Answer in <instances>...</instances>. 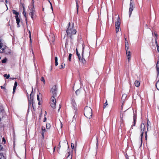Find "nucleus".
<instances>
[{
  "instance_id": "nucleus-1",
  "label": "nucleus",
  "mask_w": 159,
  "mask_h": 159,
  "mask_svg": "<svg viewBox=\"0 0 159 159\" xmlns=\"http://www.w3.org/2000/svg\"><path fill=\"white\" fill-rule=\"evenodd\" d=\"M68 25V27L66 30V32L67 35L71 38L72 35L75 34L76 33V30L74 28V23L71 25L70 23L69 22Z\"/></svg>"
},
{
  "instance_id": "nucleus-2",
  "label": "nucleus",
  "mask_w": 159,
  "mask_h": 159,
  "mask_svg": "<svg viewBox=\"0 0 159 159\" xmlns=\"http://www.w3.org/2000/svg\"><path fill=\"white\" fill-rule=\"evenodd\" d=\"M84 115L87 118L90 119L92 116V110L89 107L86 106L84 109Z\"/></svg>"
},
{
  "instance_id": "nucleus-3",
  "label": "nucleus",
  "mask_w": 159,
  "mask_h": 159,
  "mask_svg": "<svg viewBox=\"0 0 159 159\" xmlns=\"http://www.w3.org/2000/svg\"><path fill=\"white\" fill-rule=\"evenodd\" d=\"M33 89H32V91L31 93L30 94V98H28V101H29V108L30 107H31L32 106L33 107V105L34 103V97L33 95H32L33 93Z\"/></svg>"
},
{
  "instance_id": "nucleus-4",
  "label": "nucleus",
  "mask_w": 159,
  "mask_h": 159,
  "mask_svg": "<svg viewBox=\"0 0 159 159\" xmlns=\"http://www.w3.org/2000/svg\"><path fill=\"white\" fill-rule=\"evenodd\" d=\"M120 19L118 16V17L117 20L116 22L115 25H116V33H117L119 31V29H120Z\"/></svg>"
},
{
  "instance_id": "nucleus-5",
  "label": "nucleus",
  "mask_w": 159,
  "mask_h": 159,
  "mask_svg": "<svg viewBox=\"0 0 159 159\" xmlns=\"http://www.w3.org/2000/svg\"><path fill=\"white\" fill-rule=\"evenodd\" d=\"M57 89L56 85H54L51 88L50 92L52 93V96L55 97L57 95Z\"/></svg>"
},
{
  "instance_id": "nucleus-6",
  "label": "nucleus",
  "mask_w": 159,
  "mask_h": 159,
  "mask_svg": "<svg viewBox=\"0 0 159 159\" xmlns=\"http://www.w3.org/2000/svg\"><path fill=\"white\" fill-rule=\"evenodd\" d=\"M56 100L55 97L52 96L51 98L50 104L51 106L53 109L56 108Z\"/></svg>"
},
{
  "instance_id": "nucleus-7",
  "label": "nucleus",
  "mask_w": 159,
  "mask_h": 159,
  "mask_svg": "<svg viewBox=\"0 0 159 159\" xmlns=\"http://www.w3.org/2000/svg\"><path fill=\"white\" fill-rule=\"evenodd\" d=\"M145 129V125L144 124L142 123L140 125V129L141 131V134L140 135L141 136V141H142V137L143 135V133L144 132V130Z\"/></svg>"
},
{
  "instance_id": "nucleus-8",
  "label": "nucleus",
  "mask_w": 159,
  "mask_h": 159,
  "mask_svg": "<svg viewBox=\"0 0 159 159\" xmlns=\"http://www.w3.org/2000/svg\"><path fill=\"white\" fill-rule=\"evenodd\" d=\"M134 3L133 0H130L129 9V16L130 17L132 11L134 9Z\"/></svg>"
},
{
  "instance_id": "nucleus-9",
  "label": "nucleus",
  "mask_w": 159,
  "mask_h": 159,
  "mask_svg": "<svg viewBox=\"0 0 159 159\" xmlns=\"http://www.w3.org/2000/svg\"><path fill=\"white\" fill-rule=\"evenodd\" d=\"M6 116L5 112L2 106H0V121L1 119L2 118Z\"/></svg>"
},
{
  "instance_id": "nucleus-10",
  "label": "nucleus",
  "mask_w": 159,
  "mask_h": 159,
  "mask_svg": "<svg viewBox=\"0 0 159 159\" xmlns=\"http://www.w3.org/2000/svg\"><path fill=\"white\" fill-rule=\"evenodd\" d=\"M6 46L4 45L2 43L0 39V53L3 52L4 50L6 48Z\"/></svg>"
},
{
  "instance_id": "nucleus-11",
  "label": "nucleus",
  "mask_w": 159,
  "mask_h": 159,
  "mask_svg": "<svg viewBox=\"0 0 159 159\" xmlns=\"http://www.w3.org/2000/svg\"><path fill=\"white\" fill-rule=\"evenodd\" d=\"M84 47L83 45V50L82 53V58L80 57V61L82 62L83 64H85L86 63V61L84 58Z\"/></svg>"
},
{
  "instance_id": "nucleus-12",
  "label": "nucleus",
  "mask_w": 159,
  "mask_h": 159,
  "mask_svg": "<svg viewBox=\"0 0 159 159\" xmlns=\"http://www.w3.org/2000/svg\"><path fill=\"white\" fill-rule=\"evenodd\" d=\"M30 11L29 13V14L30 15L31 17L32 20L34 19V15L35 12L34 7L30 9Z\"/></svg>"
},
{
  "instance_id": "nucleus-13",
  "label": "nucleus",
  "mask_w": 159,
  "mask_h": 159,
  "mask_svg": "<svg viewBox=\"0 0 159 159\" xmlns=\"http://www.w3.org/2000/svg\"><path fill=\"white\" fill-rule=\"evenodd\" d=\"M125 50L126 54L127 55L128 61L129 62L131 60L130 52V51H128V49H127H127H125Z\"/></svg>"
},
{
  "instance_id": "nucleus-14",
  "label": "nucleus",
  "mask_w": 159,
  "mask_h": 159,
  "mask_svg": "<svg viewBox=\"0 0 159 159\" xmlns=\"http://www.w3.org/2000/svg\"><path fill=\"white\" fill-rule=\"evenodd\" d=\"M15 18H16V20L17 27H19L20 26V25L19 24V23H20V20L19 18L18 17V16H15Z\"/></svg>"
},
{
  "instance_id": "nucleus-15",
  "label": "nucleus",
  "mask_w": 159,
  "mask_h": 159,
  "mask_svg": "<svg viewBox=\"0 0 159 159\" xmlns=\"http://www.w3.org/2000/svg\"><path fill=\"white\" fill-rule=\"evenodd\" d=\"M125 49H129V44L128 42V41L127 40V39L126 38H125Z\"/></svg>"
},
{
  "instance_id": "nucleus-16",
  "label": "nucleus",
  "mask_w": 159,
  "mask_h": 159,
  "mask_svg": "<svg viewBox=\"0 0 159 159\" xmlns=\"http://www.w3.org/2000/svg\"><path fill=\"white\" fill-rule=\"evenodd\" d=\"M156 69L157 72V77H158L159 75V64H156Z\"/></svg>"
},
{
  "instance_id": "nucleus-17",
  "label": "nucleus",
  "mask_w": 159,
  "mask_h": 159,
  "mask_svg": "<svg viewBox=\"0 0 159 159\" xmlns=\"http://www.w3.org/2000/svg\"><path fill=\"white\" fill-rule=\"evenodd\" d=\"M135 85L137 87H138L140 86V83L139 81L136 80L134 82Z\"/></svg>"
},
{
  "instance_id": "nucleus-18",
  "label": "nucleus",
  "mask_w": 159,
  "mask_h": 159,
  "mask_svg": "<svg viewBox=\"0 0 159 159\" xmlns=\"http://www.w3.org/2000/svg\"><path fill=\"white\" fill-rule=\"evenodd\" d=\"M127 97V95L126 94H123L121 98L122 100L123 101H124L125 100L126 98Z\"/></svg>"
},
{
  "instance_id": "nucleus-19",
  "label": "nucleus",
  "mask_w": 159,
  "mask_h": 159,
  "mask_svg": "<svg viewBox=\"0 0 159 159\" xmlns=\"http://www.w3.org/2000/svg\"><path fill=\"white\" fill-rule=\"evenodd\" d=\"M23 15L25 17V20L26 21V23H27V18H26V12L25 11V8L23 7Z\"/></svg>"
},
{
  "instance_id": "nucleus-20",
  "label": "nucleus",
  "mask_w": 159,
  "mask_h": 159,
  "mask_svg": "<svg viewBox=\"0 0 159 159\" xmlns=\"http://www.w3.org/2000/svg\"><path fill=\"white\" fill-rule=\"evenodd\" d=\"M55 63L56 66L58 65V63L57 61V57H55Z\"/></svg>"
},
{
  "instance_id": "nucleus-21",
  "label": "nucleus",
  "mask_w": 159,
  "mask_h": 159,
  "mask_svg": "<svg viewBox=\"0 0 159 159\" xmlns=\"http://www.w3.org/2000/svg\"><path fill=\"white\" fill-rule=\"evenodd\" d=\"M76 53L79 58V61H80V54L78 53V50H77V48L76 49Z\"/></svg>"
},
{
  "instance_id": "nucleus-22",
  "label": "nucleus",
  "mask_w": 159,
  "mask_h": 159,
  "mask_svg": "<svg viewBox=\"0 0 159 159\" xmlns=\"http://www.w3.org/2000/svg\"><path fill=\"white\" fill-rule=\"evenodd\" d=\"M156 86L157 89L159 90V80L156 83Z\"/></svg>"
},
{
  "instance_id": "nucleus-23",
  "label": "nucleus",
  "mask_w": 159,
  "mask_h": 159,
  "mask_svg": "<svg viewBox=\"0 0 159 159\" xmlns=\"http://www.w3.org/2000/svg\"><path fill=\"white\" fill-rule=\"evenodd\" d=\"M147 131H148V129H149V126L150 125V122L148 120H147Z\"/></svg>"
},
{
  "instance_id": "nucleus-24",
  "label": "nucleus",
  "mask_w": 159,
  "mask_h": 159,
  "mask_svg": "<svg viewBox=\"0 0 159 159\" xmlns=\"http://www.w3.org/2000/svg\"><path fill=\"white\" fill-rule=\"evenodd\" d=\"M42 135L43 136V134L44 133V131L45 130V127L43 126L42 127Z\"/></svg>"
},
{
  "instance_id": "nucleus-25",
  "label": "nucleus",
  "mask_w": 159,
  "mask_h": 159,
  "mask_svg": "<svg viewBox=\"0 0 159 159\" xmlns=\"http://www.w3.org/2000/svg\"><path fill=\"white\" fill-rule=\"evenodd\" d=\"M76 7L77 8V14H78V8H79V4H78V2L76 0Z\"/></svg>"
},
{
  "instance_id": "nucleus-26",
  "label": "nucleus",
  "mask_w": 159,
  "mask_h": 159,
  "mask_svg": "<svg viewBox=\"0 0 159 159\" xmlns=\"http://www.w3.org/2000/svg\"><path fill=\"white\" fill-rule=\"evenodd\" d=\"M13 13V14H15L16 15V16H18L19 15V13L17 12L16 11H15L14 10H12Z\"/></svg>"
},
{
  "instance_id": "nucleus-27",
  "label": "nucleus",
  "mask_w": 159,
  "mask_h": 159,
  "mask_svg": "<svg viewBox=\"0 0 159 159\" xmlns=\"http://www.w3.org/2000/svg\"><path fill=\"white\" fill-rule=\"evenodd\" d=\"M108 105V103H107V100L106 99V102H105V103H104V105H103V108L104 109Z\"/></svg>"
},
{
  "instance_id": "nucleus-28",
  "label": "nucleus",
  "mask_w": 159,
  "mask_h": 159,
  "mask_svg": "<svg viewBox=\"0 0 159 159\" xmlns=\"http://www.w3.org/2000/svg\"><path fill=\"white\" fill-rule=\"evenodd\" d=\"M68 155L67 156L66 159H72V155L70 156V152L68 153Z\"/></svg>"
},
{
  "instance_id": "nucleus-29",
  "label": "nucleus",
  "mask_w": 159,
  "mask_h": 159,
  "mask_svg": "<svg viewBox=\"0 0 159 159\" xmlns=\"http://www.w3.org/2000/svg\"><path fill=\"white\" fill-rule=\"evenodd\" d=\"M0 159H5L2 153H0Z\"/></svg>"
},
{
  "instance_id": "nucleus-30",
  "label": "nucleus",
  "mask_w": 159,
  "mask_h": 159,
  "mask_svg": "<svg viewBox=\"0 0 159 159\" xmlns=\"http://www.w3.org/2000/svg\"><path fill=\"white\" fill-rule=\"evenodd\" d=\"M65 66V64L63 63H62L61 65L60 66V69H62L64 68Z\"/></svg>"
},
{
  "instance_id": "nucleus-31",
  "label": "nucleus",
  "mask_w": 159,
  "mask_h": 159,
  "mask_svg": "<svg viewBox=\"0 0 159 159\" xmlns=\"http://www.w3.org/2000/svg\"><path fill=\"white\" fill-rule=\"evenodd\" d=\"M51 125L50 124L47 123L46 125V128L47 129H49Z\"/></svg>"
},
{
  "instance_id": "nucleus-32",
  "label": "nucleus",
  "mask_w": 159,
  "mask_h": 159,
  "mask_svg": "<svg viewBox=\"0 0 159 159\" xmlns=\"http://www.w3.org/2000/svg\"><path fill=\"white\" fill-rule=\"evenodd\" d=\"M124 115L123 114L122 115H120V120L122 122L123 121V117Z\"/></svg>"
},
{
  "instance_id": "nucleus-33",
  "label": "nucleus",
  "mask_w": 159,
  "mask_h": 159,
  "mask_svg": "<svg viewBox=\"0 0 159 159\" xmlns=\"http://www.w3.org/2000/svg\"><path fill=\"white\" fill-rule=\"evenodd\" d=\"M41 80L43 83L44 84H45V80L43 77H42L41 78Z\"/></svg>"
},
{
  "instance_id": "nucleus-34",
  "label": "nucleus",
  "mask_w": 159,
  "mask_h": 159,
  "mask_svg": "<svg viewBox=\"0 0 159 159\" xmlns=\"http://www.w3.org/2000/svg\"><path fill=\"white\" fill-rule=\"evenodd\" d=\"M71 56H72L71 54L70 53L69 55V57H68L69 60L70 61H71Z\"/></svg>"
},
{
  "instance_id": "nucleus-35",
  "label": "nucleus",
  "mask_w": 159,
  "mask_h": 159,
  "mask_svg": "<svg viewBox=\"0 0 159 159\" xmlns=\"http://www.w3.org/2000/svg\"><path fill=\"white\" fill-rule=\"evenodd\" d=\"M1 88L2 89H4V91L6 92H7V89H6L4 87L2 86H1Z\"/></svg>"
},
{
  "instance_id": "nucleus-36",
  "label": "nucleus",
  "mask_w": 159,
  "mask_h": 159,
  "mask_svg": "<svg viewBox=\"0 0 159 159\" xmlns=\"http://www.w3.org/2000/svg\"><path fill=\"white\" fill-rule=\"evenodd\" d=\"M4 77H6V78L8 79L9 77H10V75H7V74H4Z\"/></svg>"
},
{
  "instance_id": "nucleus-37",
  "label": "nucleus",
  "mask_w": 159,
  "mask_h": 159,
  "mask_svg": "<svg viewBox=\"0 0 159 159\" xmlns=\"http://www.w3.org/2000/svg\"><path fill=\"white\" fill-rule=\"evenodd\" d=\"M133 119H134V122L136 123V115L135 114L133 116Z\"/></svg>"
},
{
  "instance_id": "nucleus-38",
  "label": "nucleus",
  "mask_w": 159,
  "mask_h": 159,
  "mask_svg": "<svg viewBox=\"0 0 159 159\" xmlns=\"http://www.w3.org/2000/svg\"><path fill=\"white\" fill-rule=\"evenodd\" d=\"M29 38H30V42L31 43V34L30 31V30L29 31Z\"/></svg>"
},
{
  "instance_id": "nucleus-39",
  "label": "nucleus",
  "mask_w": 159,
  "mask_h": 159,
  "mask_svg": "<svg viewBox=\"0 0 159 159\" xmlns=\"http://www.w3.org/2000/svg\"><path fill=\"white\" fill-rule=\"evenodd\" d=\"M16 87L15 86H14L13 88V93L14 94L15 92V90L16 89Z\"/></svg>"
},
{
  "instance_id": "nucleus-40",
  "label": "nucleus",
  "mask_w": 159,
  "mask_h": 159,
  "mask_svg": "<svg viewBox=\"0 0 159 159\" xmlns=\"http://www.w3.org/2000/svg\"><path fill=\"white\" fill-rule=\"evenodd\" d=\"M80 92V89H78L75 91V93L77 95H78V94Z\"/></svg>"
},
{
  "instance_id": "nucleus-41",
  "label": "nucleus",
  "mask_w": 159,
  "mask_h": 159,
  "mask_svg": "<svg viewBox=\"0 0 159 159\" xmlns=\"http://www.w3.org/2000/svg\"><path fill=\"white\" fill-rule=\"evenodd\" d=\"M6 61H7V59L5 58L3 60H2V63H5L6 62Z\"/></svg>"
},
{
  "instance_id": "nucleus-42",
  "label": "nucleus",
  "mask_w": 159,
  "mask_h": 159,
  "mask_svg": "<svg viewBox=\"0 0 159 159\" xmlns=\"http://www.w3.org/2000/svg\"><path fill=\"white\" fill-rule=\"evenodd\" d=\"M60 142L59 143V145L58 146V147H57V148H58V152H59V151H60V148H61V146L60 145Z\"/></svg>"
},
{
  "instance_id": "nucleus-43",
  "label": "nucleus",
  "mask_w": 159,
  "mask_h": 159,
  "mask_svg": "<svg viewBox=\"0 0 159 159\" xmlns=\"http://www.w3.org/2000/svg\"><path fill=\"white\" fill-rule=\"evenodd\" d=\"M71 146L72 148L73 149H74L75 147L74 144L72 143H71Z\"/></svg>"
},
{
  "instance_id": "nucleus-44",
  "label": "nucleus",
  "mask_w": 159,
  "mask_h": 159,
  "mask_svg": "<svg viewBox=\"0 0 159 159\" xmlns=\"http://www.w3.org/2000/svg\"><path fill=\"white\" fill-rule=\"evenodd\" d=\"M52 42H54V41L55 40V38H54V35H52Z\"/></svg>"
},
{
  "instance_id": "nucleus-45",
  "label": "nucleus",
  "mask_w": 159,
  "mask_h": 159,
  "mask_svg": "<svg viewBox=\"0 0 159 159\" xmlns=\"http://www.w3.org/2000/svg\"><path fill=\"white\" fill-rule=\"evenodd\" d=\"M72 105H73L74 107H75V101H74V100H72Z\"/></svg>"
},
{
  "instance_id": "nucleus-46",
  "label": "nucleus",
  "mask_w": 159,
  "mask_h": 159,
  "mask_svg": "<svg viewBox=\"0 0 159 159\" xmlns=\"http://www.w3.org/2000/svg\"><path fill=\"white\" fill-rule=\"evenodd\" d=\"M157 38H156L155 39V43H156V46H157V45H158V44L157 43Z\"/></svg>"
},
{
  "instance_id": "nucleus-47",
  "label": "nucleus",
  "mask_w": 159,
  "mask_h": 159,
  "mask_svg": "<svg viewBox=\"0 0 159 159\" xmlns=\"http://www.w3.org/2000/svg\"><path fill=\"white\" fill-rule=\"evenodd\" d=\"M17 82L16 81H15L14 83V86L17 87Z\"/></svg>"
},
{
  "instance_id": "nucleus-48",
  "label": "nucleus",
  "mask_w": 159,
  "mask_h": 159,
  "mask_svg": "<svg viewBox=\"0 0 159 159\" xmlns=\"http://www.w3.org/2000/svg\"><path fill=\"white\" fill-rule=\"evenodd\" d=\"M135 124H136V123L133 122V125H132L131 129H133V126H134L135 125Z\"/></svg>"
},
{
  "instance_id": "nucleus-49",
  "label": "nucleus",
  "mask_w": 159,
  "mask_h": 159,
  "mask_svg": "<svg viewBox=\"0 0 159 159\" xmlns=\"http://www.w3.org/2000/svg\"><path fill=\"white\" fill-rule=\"evenodd\" d=\"M157 51L158 52H159V46L158 45H157Z\"/></svg>"
},
{
  "instance_id": "nucleus-50",
  "label": "nucleus",
  "mask_w": 159,
  "mask_h": 159,
  "mask_svg": "<svg viewBox=\"0 0 159 159\" xmlns=\"http://www.w3.org/2000/svg\"><path fill=\"white\" fill-rule=\"evenodd\" d=\"M145 138L146 139H147V132L146 131L145 132Z\"/></svg>"
},
{
  "instance_id": "nucleus-51",
  "label": "nucleus",
  "mask_w": 159,
  "mask_h": 159,
  "mask_svg": "<svg viewBox=\"0 0 159 159\" xmlns=\"http://www.w3.org/2000/svg\"><path fill=\"white\" fill-rule=\"evenodd\" d=\"M2 142H3L4 143H5V142H6V140H5V139H4V138H2Z\"/></svg>"
},
{
  "instance_id": "nucleus-52",
  "label": "nucleus",
  "mask_w": 159,
  "mask_h": 159,
  "mask_svg": "<svg viewBox=\"0 0 159 159\" xmlns=\"http://www.w3.org/2000/svg\"><path fill=\"white\" fill-rule=\"evenodd\" d=\"M98 139L97 138V143H96V146H97V148L98 147Z\"/></svg>"
},
{
  "instance_id": "nucleus-53",
  "label": "nucleus",
  "mask_w": 159,
  "mask_h": 159,
  "mask_svg": "<svg viewBox=\"0 0 159 159\" xmlns=\"http://www.w3.org/2000/svg\"><path fill=\"white\" fill-rule=\"evenodd\" d=\"M37 99L38 101L39 100V98L38 94L37 95Z\"/></svg>"
},
{
  "instance_id": "nucleus-54",
  "label": "nucleus",
  "mask_w": 159,
  "mask_h": 159,
  "mask_svg": "<svg viewBox=\"0 0 159 159\" xmlns=\"http://www.w3.org/2000/svg\"><path fill=\"white\" fill-rule=\"evenodd\" d=\"M50 5L51 7V9H52V10L53 11V8H52V3L51 2H50Z\"/></svg>"
},
{
  "instance_id": "nucleus-55",
  "label": "nucleus",
  "mask_w": 159,
  "mask_h": 159,
  "mask_svg": "<svg viewBox=\"0 0 159 159\" xmlns=\"http://www.w3.org/2000/svg\"><path fill=\"white\" fill-rule=\"evenodd\" d=\"M32 5H33V7H34V0H32Z\"/></svg>"
},
{
  "instance_id": "nucleus-56",
  "label": "nucleus",
  "mask_w": 159,
  "mask_h": 159,
  "mask_svg": "<svg viewBox=\"0 0 159 159\" xmlns=\"http://www.w3.org/2000/svg\"><path fill=\"white\" fill-rule=\"evenodd\" d=\"M46 117H44L43 118V122H45L46 120Z\"/></svg>"
},
{
  "instance_id": "nucleus-57",
  "label": "nucleus",
  "mask_w": 159,
  "mask_h": 159,
  "mask_svg": "<svg viewBox=\"0 0 159 159\" xmlns=\"http://www.w3.org/2000/svg\"><path fill=\"white\" fill-rule=\"evenodd\" d=\"M157 64H159V59H158Z\"/></svg>"
},
{
  "instance_id": "nucleus-58",
  "label": "nucleus",
  "mask_w": 159,
  "mask_h": 159,
  "mask_svg": "<svg viewBox=\"0 0 159 159\" xmlns=\"http://www.w3.org/2000/svg\"><path fill=\"white\" fill-rule=\"evenodd\" d=\"M154 35L155 36L157 37V34L155 32H154Z\"/></svg>"
},
{
  "instance_id": "nucleus-59",
  "label": "nucleus",
  "mask_w": 159,
  "mask_h": 159,
  "mask_svg": "<svg viewBox=\"0 0 159 159\" xmlns=\"http://www.w3.org/2000/svg\"><path fill=\"white\" fill-rule=\"evenodd\" d=\"M66 52H64V56L66 55Z\"/></svg>"
},
{
  "instance_id": "nucleus-60",
  "label": "nucleus",
  "mask_w": 159,
  "mask_h": 159,
  "mask_svg": "<svg viewBox=\"0 0 159 159\" xmlns=\"http://www.w3.org/2000/svg\"><path fill=\"white\" fill-rule=\"evenodd\" d=\"M5 2H6V3H7V2H8V1L7 0H6L5 1Z\"/></svg>"
},
{
  "instance_id": "nucleus-61",
  "label": "nucleus",
  "mask_w": 159,
  "mask_h": 159,
  "mask_svg": "<svg viewBox=\"0 0 159 159\" xmlns=\"http://www.w3.org/2000/svg\"><path fill=\"white\" fill-rule=\"evenodd\" d=\"M55 147H54V148H53V150H54V151H55Z\"/></svg>"
},
{
  "instance_id": "nucleus-62",
  "label": "nucleus",
  "mask_w": 159,
  "mask_h": 159,
  "mask_svg": "<svg viewBox=\"0 0 159 159\" xmlns=\"http://www.w3.org/2000/svg\"><path fill=\"white\" fill-rule=\"evenodd\" d=\"M38 104H39V105H40V102H38Z\"/></svg>"
},
{
  "instance_id": "nucleus-63",
  "label": "nucleus",
  "mask_w": 159,
  "mask_h": 159,
  "mask_svg": "<svg viewBox=\"0 0 159 159\" xmlns=\"http://www.w3.org/2000/svg\"><path fill=\"white\" fill-rule=\"evenodd\" d=\"M126 158H128V156H126Z\"/></svg>"
},
{
  "instance_id": "nucleus-64",
  "label": "nucleus",
  "mask_w": 159,
  "mask_h": 159,
  "mask_svg": "<svg viewBox=\"0 0 159 159\" xmlns=\"http://www.w3.org/2000/svg\"><path fill=\"white\" fill-rule=\"evenodd\" d=\"M50 69H51V70L52 69V67H51Z\"/></svg>"
}]
</instances>
